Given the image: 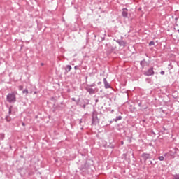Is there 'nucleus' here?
I'll use <instances>...</instances> for the list:
<instances>
[{
	"label": "nucleus",
	"instance_id": "1",
	"mask_svg": "<svg viewBox=\"0 0 179 179\" xmlns=\"http://www.w3.org/2000/svg\"><path fill=\"white\" fill-rule=\"evenodd\" d=\"M7 101L8 103H15L16 101V95L15 93H10L7 95Z\"/></svg>",
	"mask_w": 179,
	"mask_h": 179
},
{
	"label": "nucleus",
	"instance_id": "2",
	"mask_svg": "<svg viewBox=\"0 0 179 179\" xmlns=\"http://www.w3.org/2000/svg\"><path fill=\"white\" fill-rule=\"evenodd\" d=\"M154 74H155V71H153V68L148 69L147 71L144 73V75H145L146 76H150Z\"/></svg>",
	"mask_w": 179,
	"mask_h": 179
},
{
	"label": "nucleus",
	"instance_id": "3",
	"mask_svg": "<svg viewBox=\"0 0 179 179\" xmlns=\"http://www.w3.org/2000/svg\"><path fill=\"white\" fill-rule=\"evenodd\" d=\"M122 16H124V17H127V16H128V10L127 8L123 9Z\"/></svg>",
	"mask_w": 179,
	"mask_h": 179
},
{
	"label": "nucleus",
	"instance_id": "4",
	"mask_svg": "<svg viewBox=\"0 0 179 179\" xmlns=\"http://www.w3.org/2000/svg\"><path fill=\"white\" fill-rule=\"evenodd\" d=\"M103 82L105 83V86H106V89H108V87H110V85H108V83H107V80L106 78L103 79Z\"/></svg>",
	"mask_w": 179,
	"mask_h": 179
},
{
	"label": "nucleus",
	"instance_id": "5",
	"mask_svg": "<svg viewBox=\"0 0 179 179\" xmlns=\"http://www.w3.org/2000/svg\"><path fill=\"white\" fill-rule=\"evenodd\" d=\"M143 157H145V159H150V155L149 154H143Z\"/></svg>",
	"mask_w": 179,
	"mask_h": 179
},
{
	"label": "nucleus",
	"instance_id": "6",
	"mask_svg": "<svg viewBox=\"0 0 179 179\" xmlns=\"http://www.w3.org/2000/svg\"><path fill=\"white\" fill-rule=\"evenodd\" d=\"M71 69L72 67L70 65L66 66V71H68V72H71Z\"/></svg>",
	"mask_w": 179,
	"mask_h": 179
},
{
	"label": "nucleus",
	"instance_id": "7",
	"mask_svg": "<svg viewBox=\"0 0 179 179\" xmlns=\"http://www.w3.org/2000/svg\"><path fill=\"white\" fill-rule=\"evenodd\" d=\"M159 160H160V162H163V160H164V157L160 156V157H159Z\"/></svg>",
	"mask_w": 179,
	"mask_h": 179
},
{
	"label": "nucleus",
	"instance_id": "8",
	"mask_svg": "<svg viewBox=\"0 0 179 179\" xmlns=\"http://www.w3.org/2000/svg\"><path fill=\"white\" fill-rule=\"evenodd\" d=\"M22 93H24V94H29V90H24L22 92Z\"/></svg>",
	"mask_w": 179,
	"mask_h": 179
},
{
	"label": "nucleus",
	"instance_id": "9",
	"mask_svg": "<svg viewBox=\"0 0 179 179\" xmlns=\"http://www.w3.org/2000/svg\"><path fill=\"white\" fill-rule=\"evenodd\" d=\"M149 45L150 46L155 45V42L154 41H150V43H149Z\"/></svg>",
	"mask_w": 179,
	"mask_h": 179
},
{
	"label": "nucleus",
	"instance_id": "10",
	"mask_svg": "<svg viewBox=\"0 0 179 179\" xmlns=\"http://www.w3.org/2000/svg\"><path fill=\"white\" fill-rule=\"evenodd\" d=\"M19 90H23V86L20 85L19 86Z\"/></svg>",
	"mask_w": 179,
	"mask_h": 179
},
{
	"label": "nucleus",
	"instance_id": "11",
	"mask_svg": "<svg viewBox=\"0 0 179 179\" xmlns=\"http://www.w3.org/2000/svg\"><path fill=\"white\" fill-rule=\"evenodd\" d=\"M88 92H89L90 93H93V92H94L93 90H92V89L88 90Z\"/></svg>",
	"mask_w": 179,
	"mask_h": 179
},
{
	"label": "nucleus",
	"instance_id": "12",
	"mask_svg": "<svg viewBox=\"0 0 179 179\" xmlns=\"http://www.w3.org/2000/svg\"><path fill=\"white\" fill-rule=\"evenodd\" d=\"M6 120H7V121H10V117H6Z\"/></svg>",
	"mask_w": 179,
	"mask_h": 179
},
{
	"label": "nucleus",
	"instance_id": "13",
	"mask_svg": "<svg viewBox=\"0 0 179 179\" xmlns=\"http://www.w3.org/2000/svg\"><path fill=\"white\" fill-rule=\"evenodd\" d=\"M74 69L76 71V69H78V66H76L74 67Z\"/></svg>",
	"mask_w": 179,
	"mask_h": 179
},
{
	"label": "nucleus",
	"instance_id": "14",
	"mask_svg": "<svg viewBox=\"0 0 179 179\" xmlns=\"http://www.w3.org/2000/svg\"><path fill=\"white\" fill-rule=\"evenodd\" d=\"M161 75H164V71H161Z\"/></svg>",
	"mask_w": 179,
	"mask_h": 179
},
{
	"label": "nucleus",
	"instance_id": "15",
	"mask_svg": "<svg viewBox=\"0 0 179 179\" xmlns=\"http://www.w3.org/2000/svg\"><path fill=\"white\" fill-rule=\"evenodd\" d=\"M122 117L121 116H119L117 120H121Z\"/></svg>",
	"mask_w": 179,
	"mask_h": 179
},
{
	"label": "nucleus",
	"instance_id": "16",
	"mask_svg": "<svg viewBox=\"0 0 179 179\" xmlns=\"http://www.w3.org/2000/svg\"><path fill=\"white\" fill-rule=\"evenodd\" d=\"M26 124L24 123H22V127H25Z\"/></svg>",
	"mask_w": 179,
	"mask_h": 179
},
{
	"label": "nucleus",
	"instance_id": "17",
	"mask_svg": "<svg viewBox=\"0 0 179 179\" xmlns=\"http://www.w3.org/2000/svg\"><path fill=\"white\" fill-rule=\"evenodd\" d=\"M121 144H122V145H124V141H122V142H121Z\"/></svg>",
	"mask_w": 179,
	"mask_h": 179
},
{
	"label": "nucleus",
	"instance_id": "18",
	"mask_svg": "<svg viewBox=\"0 0 179 179\" xmlns=\"http://www.w3.org/2000/svg\"><path fill=\"white\" fill-rule=\"evenodd\" d=\"M92 120H93V122H94V117H93Z\"/></svg>",
	"mask_w": 179,
	"mask_h": 179
}]
</instances>
